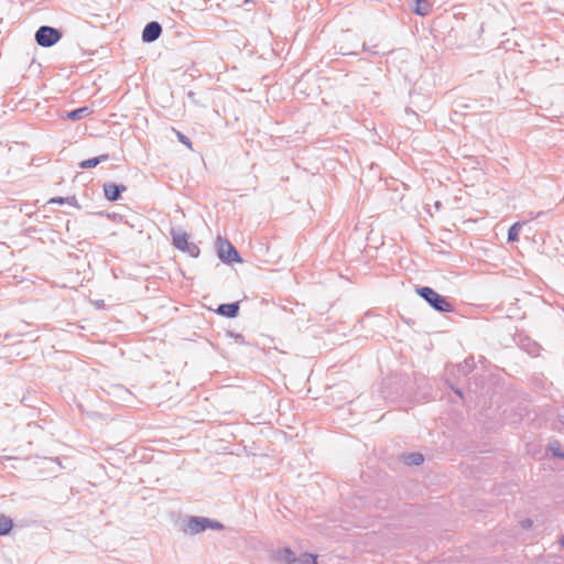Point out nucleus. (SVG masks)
<instances>
[{
	"instance_id": "1",
	"label": "nucleus",
	"mask_w": 564,
	"mask_h": 564,
	"mask_svg": "<svg viewBox=\"0 0 564 564\" xmlns=\"http://www.w3.org/2000/svg\"><path fill=\"white\" fill-rule=\"evenodd\" d=\"M416 293L420 297L426 301L431 307L440 313H448L454 311L453 305L446 300V297L438 294L430 286H419L416 288Z\"/></svg>"
},
{
	"instance_id": "2",
	"label": "nucleus",
	"mask_w": 564,
	"mask_h": 564,
	"mask_svg": "<svg viewBox=\"0 0 564 564\" xmlns=\"http://www.w3.org/2000/svg\"><path fill=\"white\" fill-rule=\"evenodd\" d=\"M224 524L219 521L205 518V517H197V516H191L186 520V527L184 531L186 533H189L192 535L198 534L202 532H205L206 530H223Z\"/></svg>"
},
{
	"instance_id": "3",
	"label": "nucleus",
	"mask_w": 564,
	"mask_h": 564,
	"mask_svg": "<svg viewBox=\"0 0 564 564\" xmlns=\"http://www.w3.org/2000/svg\"><path fill=\"white\" fill-rule=\"evenodd\" d=\"M171 237L173 246L188 253L193 258H197L199 256V248L194 242L188 241V235L181 228H171Z\"/></svg>"
},
{
	"instance_id": "4",
	"label": "nucleus",
	"mask_w": 564,
	"mask_h": 564,
	"mask_svg": "<svg viewBox=\"0 0 564 564\" xmlns=\"http://www.w3.org/2000/svg\"><path fill=\"white\" fill-rule=\"evenodd\" d=\"M276 557L284 564H316V555L301 553L296 555L290 547L278 551Z\"/></svg>"
},
{
	"instance_id": "5",
	"label": "nucleus",
	"mask_w": 564,
	"mask_h": 564,
	"mask_svg": "<svg viewBox=\"0 0 564 564\" xmlns=\"http://www.w3.org/2000/svg\"><path fill=\"white\" fill-rule=\"evenodd\" d=\"M34 37L37 45L51 47L61 40L62 32L53 26L42 25L35 32Z\"/></svg>"
},
{
	"instance_id": "6",
	"label": "nucleus",
	"mask_w": 564,
	"mask_h": 564,
	"mask_svg": "<svg viewBox=\"0 0 564 564\" xmlns=\"http://www.w3.org/2000/svg\"><path fill=\"white\" fill-rule=\"evenodd\" d=\"M217 253L223 262H242V259L237 249L228 240L220 237L217 239Z\"/></svg>"
},
{
	"instance_id": "7",
	"label": "nucleus",
	"mask_w": 564,
	"mask_h": 564,
	"mask_svg": "<svg viewBox=\"0 0 564 564\" xmlns=\"http://www.w3.org/2000/svg\"><path fill=\"white\" fill-rule=\"evenodd\" d=\"M162 34V26L156 21H151L145 24L142 31V41L145 43H152L156 41Z\"/></svg>"
},
{
	"instance_id": "8",
	"label": "nucleus",
	"mask_w": 564,
	"mask_h": 564,
	"mask_svg": "<svg viewBox=\"0 0 564 564\" xmlns=\"http://www.w3.org/2000/svg\"><path fill=\"white\" fill-rule=\"evenodd\" d=\"M105 197L110 202H116L121 197V194L127 191V187L122 184L105 183L104 184Z\"/></svg>"
},
{
	"instance_id": "9",
	"label": "nucleus",
	"mask_w": 564,
	"mask_h": 564,
	"mask_svg": "<svg viewBox=\"0 0 564 564\" xmlns=\"http://www.w3.org/2000/svg\"><path fill=\"white\" fill-rule=\"evenodd\" d=\"M216 313L228 318H234L239 313V302L220 304L217 307Z\"/></svg>"
},
{
	"instance_id": "10",
	"label": "nucleus",
	"mask_w": 564,
	"mask_h": 564,
	"mask_svg": "<svg viewBox=\"0 0 564 564\" xmlns=\"http://www.w3.org/2000/svg\"><path fill=\"white\" fill-rule=\"evenodd\" d=\"M432 10V4L427 0H415L412 11L421 17H426Z\"/></svg>"
},
{
	"instance_id": "11",
	"label": "nucleus",
	"mask_w": 564,
	"mask_h": 564,
	"mask_svg": "<svg viewBox=\"0 0 564 564\" xmlns=\"http://www.w3.org/2000/svg\"><path fill=\"white\" fill-rule=\"evenodd\" d=\"M108 160H109V154H101V155H98V156H95V158H91V159L84 160V161L79 162L78 166L80 169H83V170L90 169V167H95L98 164H100L102 162H106Z\"/></svg>"
},
{
	"instance_id": "12",
	"label": "nucleus",
	"mask_w": 564,
	"mask_h": 564,
	"mask_svg": "<svg viewBox=\"0 0 564 564\" xmlns=\"http://www.w3.org/2000/svg\"><path fill=\"white\" fill-rule=\"evenodd\" d=\"M13 528V521L0 512V535H7Z\"/></svg>"
},
{
	"instance_id": "13",
	"label": "nucleus",
	"mask_w": 564,
	"mask_h": 564,
	"mask_svg": "<svg viewBox=\"0 0 564 564\" xmlns=\"http://www.w3.org/2000/svg\"><path fill=\"white\" fill-rule=\"evenodd\" d=\"M91 113V110L88 107H80L75 110H72L67 113V118L70 120H79L82 118L87 117Z\"/></svg>"
},
{
	"instance_id": "14",
	"label": "nucleus",
	"mask_w": 564,
	"mask_h": 564,
	"mask_svg": "<svg viewBox=\"0 0 564 564\" xmlns=\"http://www.w3.org/2000/svg\"><path fill=\"white\" fill-rule=\"evenodd\" d=\"M48 203L50 204H59V205L68 204V205L79 208L78 202L75 196H67V197L57 196V197L51 198Z\"/></svg>"
},
{
	"instance_id": "15",
	"label": "nucleus",
	"mask_w": 564,
	"mask_h": 564,
	"mask_svg": "<svg viewBox=\"0 0 564 564\" xmlns=\"http://www.w3.org/2000/svg\"><path fill=\"white\" fill-rule=\"evenodd\" d=\"M404 462L409 466H419L424 462V457L420 453H411L404 455Z\"/></svg>"
},
{
	"instance_id": "16",
	"label": "nucleus",
	"mask_w": 564,
	"mask_h": 564,
	"mask_svg": "<svg viewBox=\"0 0 564 564\" xmlns=\"http://www.w3.org/2000/svg\"><path fill=\"white\" fill-rule=\"evenodd\" d=\"M521 229V224H513L508 230V241H517L519 238V232Z\"/></svg>"
},
{
	"instance_id": "17",
	"label": "nucleus",
	"mask_w": 564,
	"mask_h": 564,
	"mask_svg": "<svg viewBox=\"0 0 564 564\" xmlns=\"http://www.w3.org/2000/svg\"><path fill=\"white\" fill-rule=\"evenodd\" d=\"M176 137L181 143H183L191 150L193 149L191 140L185 134L181 133L180 131H176Z\"/></svg>"
},
{
	"instance_id": "18",
	"label": "nucleus",
	"mask_w": 564,
	"mask_h": 564,
	"mask_svg": "<svg viewBox=\"0 0 564 564\" xmlns=\"http://www.w3.org/2000/svg\"><path fill=\"white\" fill-rule=\"evenodd\" d=\"M558 424L560 426L557 427V430L564 433V415L558 417Z\"/></svg>"
},
{
	"instance_id": "19",
	"label": "nucleus",
	"mask_w": 564,
	"mask_h": 564,
	"mask_svg": "<svg viewBox=\"0 0 564 564\" xmlns=\"http://www.w3.org/2000/svg\"><path fill=\"white\" fill-rule=\"evenodd\" d=\"M338 53L341 54V55H352V54H355L354 51L344 50L343 47L339 48Z\"/></svg>"
},
{
	"instance_id": "20",
	"label": "nucleus",
	"mask_w": 564,
	"mask_h": 564,
	"mask_svg": "<svg viewBox=\"0 0 564 564\" xmlns=\"http://www.w3.org/2000/svg\"><path fill=\"white\" fill-rule=\"evenodd\" d=\"M543 214H544L543 212H540V213H536V214L531 212V213H529V219L530 220L535 219V218H538L539 216H541Z\"/></svg>"
},
{
	"instance_id": "21",
	"label": "nucleus",
	"mask_w": 564,
	"mask_h": 564,
	"mask_svg": "<svg viewBox=\"0 0 564 564\" xmlns=\"http://www.w3.org/2000/svg\"><path fill=\"white\" fill-rule=\"evenodd\" d=\"M435 209L440 210L442 208V203L436 200L434 204Z\"/></svg>"
},
{
	"instance_id": "22",
	"label": "nucleus",
	"mask_w": 564,
	"mask_h": 564,
	"mask_svg": "<svg viewBox=\"0 0 564 564\" xmlns=\"http://www.w3.org/2000/svg\"><path fill=\"white\" fill-rule=\"evenodd\" d=\"M454 392L459 395L460 398L463 397V392L460 389H454Z\"/></svg>"
},
{
	"instance_id": "23",
	"label": "nucleus",
	"mask_w": 564,
	"mask_h": 564,
	"mask_svg": "<svg viewBox=\"0 0 564 564\" xmlns=\"http://www.w3.org/2000/svg\"><path fill=\"white\" fill-rule=\"evenodd\" d=\"M553 453L555 456H558V457H563L564 458V453H555V451L552 448Z\"/></svg>"
},
{
	"instance_id": "24",
	"label": "nucleus",
	"mask_w": 564,
	"mask_h": 564,
	"mask_svg": "<svg viewBox=\"0 0 564 564\" xmlns=\"http://www.w3.org/2000/svg\"><path fill=\"white\" fill-rule=\"evenodd\" d=\"M466 366L463 367V372L466 373V368H467V361H465Z\"/></svg>"
}]
</instances>
